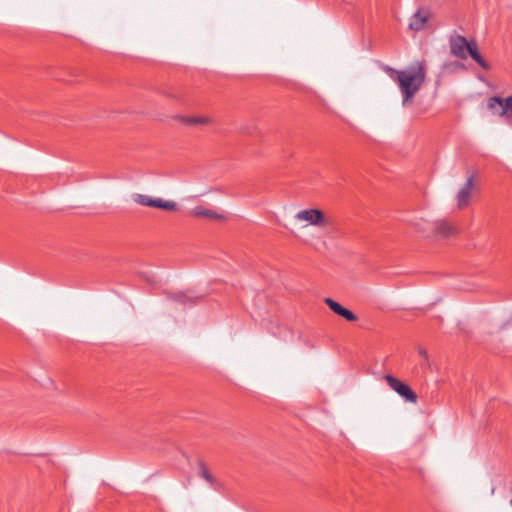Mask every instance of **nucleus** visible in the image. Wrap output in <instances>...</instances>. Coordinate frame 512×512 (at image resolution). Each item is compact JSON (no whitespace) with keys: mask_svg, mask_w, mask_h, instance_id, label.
I'll list each match as a JSON object with an SVG mask.
<instances>
[{"mask_svg":"<svg viewBox=\"0 0 512 512\" xmlns=\"http://www.w3.org/2000/svg\"><path fill=\"white\" fill-rule=\"evenodd\" d=\"M390 77L398 84L402 95L403 106L408 105L423 86L426 75L427 65L425 60L415 61L402 70H396L390 67L385 68Z\"/></svg>","mask_w":512,"mask_h":512,"instance_id":"obj_1","label":"nucleus"},{"mask_svg":"<svg viewBox=\"0 0 512 512\" xmlns=\"http://www.w3.org/2000/svg\"><path fill=\"white\" fill-rule=\"evenodd\" d=\"M449 47L453 56L462 60L470 56L483 69L488 70L490 68L487 61L480 55L475 41H468L461 35H452L449 39Z\"/></svg>","mask_w":512,"mask_h":512,"instance_id":"obj_2","label":"nucleus"},{"mask_svg":"<svg viewBox=\"0 0 512 512\" xmlns=\"http://www.w3.org/2000/svg\"><path fill=\"white\" fill-rule=\"evenodd\" d=\"M295 222L301 224V228L313 226L318 229H326L330 223L327 214L319 208H305L294 215Z\"/></svg>","mask_w":512,"mask_h":512,"instance_id":"obj_3","label":"nucleus"},{"mask_svg":"<svg viewBox=\"0 0 512 512\" xmlns=\"http://www.w3.org/2000/svg\"><path fill=\"white\" fill-rule=\"evenodd\" d=\"M487 107L493 114L505 118L507 121H512V95L506 98L493 96L488 99Z\"/></svg>","mask_w":512,"mask_h":512,"instance_id":"obj_4","label":"nucleus"},{"mask_svg":"<svg viewBox=\"0 0 512 512\" xmlns=\"http://www.w3.org/2000/svg\"><path fill=\"white\" fill-rule=\"evenodd\" d=\"M132 199L136 204L159 208L165 211H176L178 209V205L174 201L164 200L161 198H152L146 194L136 193L132 195Z\"/></svg>","mask_w":512,"mask_h":512,"instance_id":"obj_5","label":"nucleus"},{"mask_svg":"<svg viewBox=\"0 0 512 512\" xmlns=\"http://www.w3.org/2000/svg\"><path fill=\"white\" fill-rule=\"evenodd\" d=\"M385 381L389 385V387L395 391L400 397H402L406 402L409 403H417V395L416 393L404 382L400 381L396 377L392 375H386L384 377Z\"/></svg>","mask_w":512,"mask_h":512,"instance_id":"obj_6","label":"nucleus"},{"mask_svg":"<svg viewBox=\"0 0 512 512\" xmlns=\"http://www.w3.org/2000/svg\"><path fill=\"white\" fill-rule=\"evenodd\" d=\"M456 233L455 227L446 220H436L433 222L430 238L445 239Z\"/></svg>","mask_w":512,"mask_h":512,"instance_id":"obj_7","label":"nucleus"},{"mask_svg":"<svg viewBox=\"0 0 512 512\" xmlns=\"http://www.w3.org/2000/svg\"><path fill=\"white\" fill-rule=\"evenodd\" d=\"M475 185V177L471 175L467 178L464 186L459 190L456 196L457 206L459 209H464L470 204L472 191Z\"/></svg>","mask_w":512,"mask_h":512,"instance_id":"obj_8","label":"nucleus"},{"mask_svg":"<svg viewBox=\"0 0 512 512\" xmlns=\"http://www.w3.org/2000/svg\"><path fill=\"white\" fill-rule=\"evenodd\" d=\"M431 17L429 9L421 7L412 15L409 21V29L413 31L423 30Z\"/></svg>","mask_w":512,"mask_h":512,"instance_id":"obj_9","label":"nucleus"},{"mask_svg":"<svg viewBox=\"0 0 512 512\" xmlns=\"http://www.w3.org/2000/svg\"><path fill=\"white\" fill-rule=\"evenodd\" d=\"M434 221H430L427 217H414L408 220V225L411 226L415 232L421 234L425 238H430L432 225Z\"/></svg>","mask_w":512,"mask_h":512,"instance_id":"obj_10","label":"nucleus"},{"mask_svg":"<svg viewBox=\"0 0 512 512\" xmlns=\"http://www.w3.org/2000/svg\"><path fill=\"white\" fill-rule=\"evenodd\" d=\"M190 216L197 219H209L214 221L224 220L225 216L215 210L209 209L202 205L195 206L189 211Z\"/></svg>","mask_w":512,"mask_h":512,"instance_id":"obj_11","label":"nucleus"},{"mask_svg":"<svg viewBox=\"0 0 512 512\" xmlns=\"http://www.w3.org/2000/svg\"><path fill=\"white\" fill-rule=\"evenodd\" d=\"M324 302L334 313L343 317L347 321L354 322L358 319L357 316L352 311L344 308L341 304H339L335 300H333L331 298H325Z\"/></svg>","mask_w":512,"mask_h":512,"instance_id":"obj_12","label":"nucleus"},{"mask_svg":"<svg viewBox=\"0 0 512 512\" xmlns=\"http://www.w3.org/2000/svg\"><path fill=\"white\" fill-rule=\"evenodd\" d=\"M324 302L334 313L343 317L347 321L354 322L358 319L357 316L352 311L344 308L341 304H339L335 300H333L331 298H325Z\"/></svg>","mask_w":512,"mask_h":512,"instance_id":"obj_13","label":"nucleus"},{"mask_svg":"<svg viewBox=\"0 0 512 512\" xmlns=\"http://www.w3.org/2000/svg\"><path fill=\"white\" fill-rule=\"evenodd\" d=\"M198 475L205 480L211 488L219 491L222 487L220 481L212 474V472L208 469V467L200 462L198 465Z\"/></svg>","mask_w":512,"mask_h":512,"instance_id":"obj_14","label":"nucleus"},{"mask_svg":"<svg viewBox=\"0 0 512 512\" xmlns=\"http://www.w3.org/2000/svg\"><path fill=\"white\" fill-rule=\"evenodd\" d=\"M178 119L187 125L209 126L213 123V118L207 115L193 117L179 116Z\"/></svg>","mask_w":512,"mask_h":512,"instance_id":"obj_15","label":"nucleus"},{"mask_svg":"<svg viewBox=\"0 0 512 512\" xmlns=\"http://www.w3.org/2000/svg\"><path fill=\"white\" fill-rule=\"evenodd\" d=\"M173 299L178 302L185 303L186 300L188 299V297L183 293H179V294H175Z\"/></svg>","mask_w":512,"mask_h":512,"instance_id":"obj_16","label":"nucleus"},{"mask_svg":"<svg viewBox=\"0 0 512 512\" xmlns=\"http://www.w3.org/2000/svg\"><path fill=\"white\" fill-rule=\"evenodd\" d=\"M418 353L425 359H428V353L424 348H419Z\"/></svg>","mask_w":512,"mask_h":512,"instance_id":"obj_17","label":"nucleus"},{"mask_svg":"<svg viewBox=\"0 0 512 512\" xmlns=\"http://www.w3.org/2000/svg\"><path fill=\"white\" fill-rule=\"evenodd\" d=\"M510 504L512 505V498H511Z\"/></svg>","mask_w":512,"mask_h":512,"instance_id":"obj_18","label":"nucleus"}]
</instances>
